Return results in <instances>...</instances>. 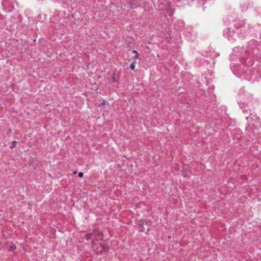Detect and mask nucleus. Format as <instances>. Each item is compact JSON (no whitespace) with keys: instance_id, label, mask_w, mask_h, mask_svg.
Wrapping results in <instances>:
<instances>
[{"instance_id":"f03ea898","label":"nucleus","mask_w":261,"mask_h":261,"mask_svg":"<svg viewBox=\"0 0 261 261\" xmlns=\"http://www.w3.org/2000/svg\"><path fill=\"white\" fill-rule=\"evenodd\" d=\"M139 229L142 232H147L150 228V222L145 220H141L139 222Z\"/></svg>"},{"instance_id":"423d86ee","label":"nucleus","mask_w":261,"mask_h":261,"mask_svg":"<svg viewBox=\"0 0 261 261\" xmlns=\"http://www.w3.org/2000/svg\"><path fill=\"white\" fill-rule=\"evenodd\" d=\"M94 234L95 236H99L101 234V232L100 231H97V232H94Z\"/></svg>"},{"instance_id":"20e7f679","label":"nucleus","mask_w":261,"mask_h":261,"mask_svg":"<svg viewBox=\"0 0 261 261\" xmlns=\"http://www.w3.org/2000/svg\"><path fill=\"white\" fill-rule=\"evenodd\" d=\"M92 234H93V233H89V234H87L86 236V237H85V238H86V240H89V239H91V237H92Z\"/></svg>"},{"instance_id":"0eeeda50","label":"nucleus","mask_w":261,"mask_h":261,"mask_svg":"<svg viewBox=\"0 0 261 261\" xmlns=\"http://www.w3.org/2000/svg\"><path fill=\"white\" fill-rule=\"evenodd\" d=\"M16 249V247L14 245H11L10 246V250L13 251Z\"/></svg>"},{"instance_id":"6e6552de","label":"nucleus","mask_w":261,"mask_h":261,"mask_svg":"<svg viewBox=\"0 0 261 261\" xmlns=\"http://www.w3.org/2000/svg\"><path fill=\"white\" fill-rule=\"evenodd\" d=\"M16 141L12 142V146H11V148H13V147H14L16 146Z\"/></svg>"},{"instance_id":"9d476101","label":"nucleus","mask_w":261,"mask_h":261,"mask_svg":"<svg viewBox=\"0 0 261 261\" xmlns=\"http://www.w3.org/2000/svg\"><path fill=\"white\" fill-rule=\"evenodd\" d=\"M112 80H113V81L114 82H116V80H115V76L114 75L113 78H112Z\"/></svg>"},{"instance_id":"7ed1b4c3","label":"nucleus","mask_w":261,"mask_h":261,"mask_svg":"<svg viewBox=\"0 0 261 261\" xmlns=\"http://www.w3.org/2000/svg\"><path fill=\"white\" fill-rule=\"evenodd\" d=\"M133 53L136 54V55L134 57V59H138L139 58V54L137 50H133Z\"/></svg>"},{"instance_id":"1a4fd4ad","label":"nucleus","mask_w":261,"mask_h":261,"mask_svg":"<svg viewBox=\"0 0 261 261\" xmlns=\"http://www.w3.org/2000/svg\"><path fill=\"white\" fill-rule=\"evenodd\" d=\"M78 175L80 177H82L84 175V174L83 172H79Z\"/></svg>"},{"instance_id":"f257e3e1","label":"nucleus","mask_w":261,"mask_h":261,"mask_svg":"<svg viewBox=\"0 0 261 261\" xmlns=\"http://www.w3.org/2000/svg\"><path fill=\"white\" fill-rule=\"evenodd\" d=\"M98 240L94 239L92 241V247L97 254H101L103 252H107L108 251V247L107 245L101 243H97Z\"/></svg>"},{"instance_id":"39448f33","label":"nucleus","mask_w":261,"mask_h":261,"mask_svg":"<svg viewBox=\"0 0 261 261\" xmlns=\"http://www.w3.org/2000/svg\"><path fill=\"white\" fill-rule=\"evenodd\" d=\"M130 68L132 70H134L135 68V64L134 62H133L132 64H131L130 66Z\"/></svg>"}]
</instances>
